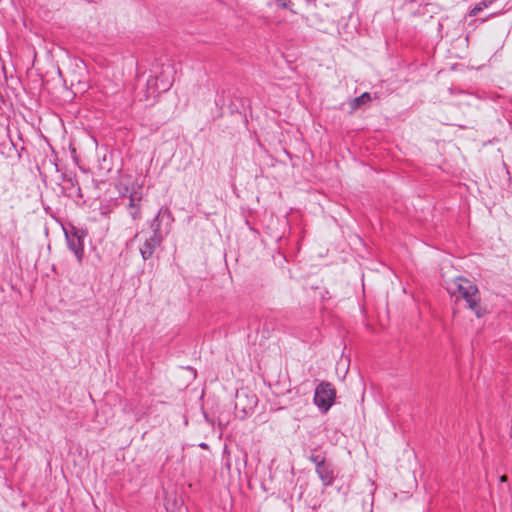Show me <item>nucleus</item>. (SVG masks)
<instances>
[{
    "label": "nucleus",
    "instance_id": "nucleus-1",
    "mask_svg": "<svg viewBox=\"0 0 512 512\" xmlns=\"http://www.w3.org/2000/svg\"><path fill=\"white\" fill-rule=\"evenodd\" d=\"M453 286L455 288H451V293L454 294L455 291H457L466 301L468 308H470L478 318L485 314V309H483L479 303L480 294L478 287L472 281L464 277H457L453 281Z\"/></svg>",
    "mask_w": 512,
    "mask_h": 512
},
{
    "label": "nucleus",
    "instance_id": "nucleus-2",
    "mask_svg": "<svg viewBox=\"0 0 512 512\" xmlns=\"http://www.w3.org/2000/svg\"><path fill=\"white\" fill-rule=\"evenodd\" d=\"M173 68L170 65L162 67L160 75L150 77L147 80V96L146 100H154L161 92H166L173 84Z\"/></svg>",
    "mask_w": 512,
    "mask_h": 512
},
{
    "label": "nucleus",
    "instance_id": "nucleus-3",
    "mask_svg": "<svg viewBox=\"0 0 512 512\" xmlns=\"http://www.w3.org/2000/svg\"><path fill=\"white\" fill-rule=\"evenodd\" d=\"M131 182L132 179L130 176H121L118 183V190L122 196L129 195V207L131 209L130 215L133 219H138L140 218V210L138 204L141 201L142 195L140 192L129 187Z\"/></svg>",
    "mask_w": 512,
    "mask_h": 512
},
{
    "label": "nucleus",
    "instance_id": "nucleus-4",
    "mask_svg": "<svg viewBox=\"0 0 512 512\" xmlns=\"http://www.w3.org/2000/svg\"><path fill=\"white\" fill-rule=\"evenodd\" d=\"M334 400L335 390L330 383L322 382L316 387L314 403L322 412H327L333 405Z\"/></svg>",
    "mask_w": 512,
    "mask_h": 512
},
{
    "label": "nucleus",
    "instance_id": "nucleus-5",
    "mask_svg": "<svg viewBox=\"0 0 512 512\" xmlns=\"http://www.w3.org/2000/svg\"><path fill=\"white\" fill-rule=\"evenodd\" d=\"M159 214L153 219L151 228L152 235L145 240L144 244L140 247V253L144 260L152 257L155 249L161 244L163 237L160 234Z\"/></svg>",
    "mask_w": 512,
    "mask_h": 512
},
{
    "label": "nucleus",
    "instance_id": "nucleus-6",
    "mask_svg": "<svg viewBox=\"0 0 512 512\" xmlns=\"http://www.w3.org/2000/svg\"><path fill=\"white\" fill-rule=\"evenodd\" d=\"M86 235L87 233L84 230L75 227L70 232L65 231L68 247L75 254L79 263L82 262L84 256V238Z\"/></svg>",
    "mask_w": 512,
    "mask_h": 512
},
{
    "label": "nucleus",
    "instance_id": "nucleus-7",
    "mask_svg": "<svg viewBox=\"0 0 512 512\" xmlns=\"http://www.w3.org/2000/svg\"><path fill=\"white\" fill-rule=\"evenodd\" d=\"M316 473L324 486H330L334 482V471L331 464L326 461L316 467Z\"/></svg>",
    "mask_w": 512,
    "mask_h": 512
},
{
    "label": "nucleus",
    "instance_id": "nucleus-8",
    "mask_svg": "<svg viewBox=\"0 0 512 512\" xmlns=\"http://www.w3.org/2000/svg\"><path fill=\"white\" fill-rule=\"evenodd\" d=\"M371 101V95L367 92L363 93L359 97H356L350 101L351 112H354L362 105H365Z\"/></svg>",
    "mask_w": 512,
    "mask_h": 512
},
{
    "label": "nucleus",
    "instance_id": "nucleus-9",
    "mask_svg": "<svg viewBox=\"0 0 512 512\" xmlns=\"http://www.w3.org/2000/svg\"><path fill=\"white\" fill-rule=\"evenodd\" d=\"M165 507L168 512H174L178 508L177 499L175 497L173 499L167 497L165 500Z\"/></svg>",
    "mask_w": 512,
    "mask_h": 512
},
{
    "label": "nucleus",
    "instance_id": "nucleus-10",
    "mask_svg": "<svg viewBox=\"0 0 512 512\" xmlns=\"http://www.w3.org/2000/svg\"><path fill=\"white\" fill-rule=\"evenodd\" d=\"M309 460L315 464V468L318 467V465H321L325 462V457L319 455V454H312L309 457Z\"/></svg>",
    "mask_w": 512,
    "mask_h": 512
},
{
    "label": "nucleus",
    "instance_id": "nucleus-11",
    "mask_svg": "<svg viewBox=\"0 0 512 512\" xmlns=\"http://www.w3.org/2000/svg\"><path fill=\"white\" fill-rule=\"evenodd\" d=\"M485 7H487V3H486V2H482V3L478 4V5H476V6L472 9V11H471L472 15H477V14H478L480 11H482V10H483V8H485Z\"/></svg>",
    "mask_w": 512,
    "mask_h": 512
},
{
    "label": "nucleus",
    "instance_id": "nucleus-12",
    "mask_svg": "<svg viewBox=\"0 0 512 512\" xmlns=\"http://www.w3.org/2000/svg\"><path fill=\"white\" fill-rule=\"evenodd\" d=\"M276 1H277V3H278V6H279L280 8H284V9L288 8L289 3H290V1H289V0H276Z\"/></svg>",
    "mask_w": 512,
    "mask_h": 512
},
{
    "label": "nucleus",
    "instance_id": "nucleus-13",
    "mask_svg": "<svg viewBox=\"0 0 512 512\" xmlns=\"http://www.w3.org/2000/svg\"><path fill=\"white\" fill-rule=\"evenodd\" d=\"M200 446H201L202 448H206V447H207V445H206L205 443H201V444H200Z\"/></svg>",
    "mask_w": 512,
    "mask_h": 512
},
{
    "label": "nucleus",
    "instance_id": "nucleus-14",
    "mask_svg": "<svg viewBox=\"0 0 512 512\" xmlns=\"http://www.w3.org/2000/svg\"><path fill=\"white\" fill-rule=\"evenodd\" d=\"M501 481H502V482L506 481V476H502V477H501Z\"/></svg>",
    "mask_w": 512,
    "mask_h": 512
},
{
    "label": "nucleus",
    "instance_id": "nucleus-15",
    "mask_svg": "<svg viewBox=\"0 0 512 512\" xmlns=\"http://www.w3.org/2000/svg\"><path fill=\"white\" fill-rule=\"evenodd\" d=\"M252 402H253V404L256 403V398L255 397L252 398Z\"/></svg>",
    "mask_w": 512,
    "mask_h": 512
}]
</instances>
